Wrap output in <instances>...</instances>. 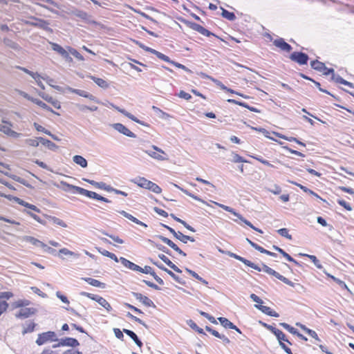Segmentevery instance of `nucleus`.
Segmentation results:
<instances>
[{
  "mask_svg": "<svg viewBox=\"0 0 354 354\" xmlns=\"http://www.w3.org/2000/svg\"><path fill=\"white\" fill-rule=\"evenodd\" d=\"M52 48L55 51H56L57 53H58L59 54H60L61 55H62L64 57H67L68 56L67 51L63 47H62L60 45H59L57 44L53 43L52 44Z\"/></svg>",
  "mask_w": 354,
  "mask_h": 354,
  "instance_id": "obj_40",
  "label": "nucleus"
},
{
  "mask_svg": "<svg viewBox=\"0 0 354 354\" xmlns=\"http://www.w3.org/2000/svg\"><path fill=\"white\" fill-rule=\"evenodd\" d=\"M45 100L48 102L50 103L55 109H59L61 108L60 102L57 100L54 99L52 97H47Z\"/></svg>",
  "mask_w": 354,
  "mask_h": 354,
  "instance_id": "obj_49",
  "label": "nucleus"
},
{
  "mask_svg": "<svg viewBox=\"0 0 354 354\" xmlns=\"http://www.w3.org/2000/svg\"><path fill=\"white\" fill-rule=\"evenodd\" d=\"M152 149H153V151L146 150L145 153H147L151 158L156 159L158 160H165L168 159L167 157H166V153L161 149L158 148L155 145L152 146Z\"/></svg>",
  "mask_w": 354,
  "mask_h": 354,
  "instance_id": "obj_7",
  "label": "nucleus"
},
{
  "mask_svg": "<svg viewBox=\"0 0 354 354\" xmlns=\"http://www.w3.org/2000/svg\"><path fill=\"white\" fill-rule=\"evenodd\" d=\"M214 204L220 207L223 209H224V210H225V211L232 214L233 215L237 216L242 222H243L245 225H247L248 226H249L250 227H251L254 230H255V231H257V232H259L261 234L263 233V231L261 229H259V228L254 227L249 221H248L245 218H244L240 214L236 212L232 207H230L229 206H227V205H225L223 204L218 203L217 202H214Z\"/></svg>",
  "mask_w": 354,
  "mask_h": 354,
  "instance_id": "obj_3",
  "label": "nucleus"
},
{
  "mask_svg": "<svg viewBox=\"0 0 354 354\" xmlns=\"http://www.w3.org/2000/svg\"><path fill=\"white\" fill-rule=\"evenodd\" d=\"M73 92L80 96L88 98L91 100H95V97L92 94H90L89 93H88L87 91H85L83 90H79V89H74L73 91Z\"/></svg>",
  "mask_w": 354,
  "mask_h": 354,
  "instance_id": "obj_43",
  "label": "nucleus"
},
{
  "mask_svg": "<svg viewBox=\"0 0 354 354\" xmlns=\"http://www.w3.org/2000/svg\"><path fill=\"white\" fill-rule=\"evenodd\" d=\"M230 256L231 257L234 258L236 260H239V261H241L245 265H246V266H249L250 268H252L253 264H254V263H252V261H249V260H248V259H245V258H243V257H242L241 256H239V255H237V254H236L234 253H230Z\"/></svg>",
  "mask_w": 354,
  "mask_h": 354,
  "instance_id": "obj_37",
  "label": "nucleus"
},
{
  "mask_svg": "<svg viewBox=\"0 0 354 354\" xmlns=\"http://www.w3.org/2000/svg\"><path fill=\"white\" fill-rule=\"evenodd\" d=\"M48 218L49 221H50L51 222H53V223H54L55 225H59L62 227H67L66 223L64 221H62V219H60L59 218H57L55 216H48Z\"/></svg>",
  "mask_w": 354,
  "mask_h": 354,
  "instance_id": "obj_45",
  "label": "nucleus"
},
{
  "mask_svg": "<svg viewBox=\"0 0 354 354\" xmlns=\"http://www.w3.org/2000/svg\"><path fill=\"white\" fill-rule=\"evenodd\" d=\"M182 191L187 196L192 197V198H194V200H196L198 201H200L204 204H207V203L203 201V199H201V198H199L198 196L196 195H194L192 193L189 192V191L186 190V189H182Z\"/></svg>",
  "mask_w": 354,
  "mask_h": 354,
  "instance_id": "obj_60",
  "label": "nucleus"
},
{
  "mask_svg": "<svg viewBox=\"0 0 354 354\" xmlns=\"http://www.w3.org/2000/svg\"><path fill=\"white\" fill-rule=\"evenodd\" d=\"M98 189H101L107 192H111L113 190V187L110 185H107L106 183L103 182H97V187Z\"/></svg>",
  "mask_w": 354,
  "mask_h": 354,
  "instance_id": "obj_56",
  "label": "nucleus"
},
{
  "mask_svg": "<svg viewBox=\"0 0 354 354\" xmlns=\"http://www.w3.org/2000/svg\"><path fill=\"white\" fill-rule=\"evenodd\" d=\"M113 128L118 132L130 138H136V134L130 131L127 127L121 123H115L113 125Z\"/></svg>",
  "mask_w": 354,
  "mask_h": 354,
  "instance_id": "obj_15",
  "label": "nucleus"
},
{
  "mask_svg": "<svg viewBox=\"0 0 354 354\" xmlns=\"http://www.w3.org/2000/svg\"><path fill=\"white\" fill-rule=\"evenodd\" d=\"M25 142L27 145L34 147L39 146V142H41L39 138L26 139Z\"/></svg>",
  "mask_w": 354,
  "mask_h": 354,
  "instance_id": "obj_48",
  "label": "nucleus"
},
{
  "mask_svg": "<svg viewBox=\"0 0 354 354\" xmlns=\"http://www.w3.org/2000/svg\"><path fill=\"white\" fill-rule=\"evenodd\" d=\"M88 77L92 80L98 86L102 88H107L109 86V83L102 78L97 77L93 75H88Z\"/></svg>",
  "mask_w": 354,
  "mask_h": 354,
  "instance_id": "obj_25",
  "label": "nucleus"
},
{
  "mask_svg": "<svg viewBox=\"0 0 354 354\" xmlns=\"http://www.w3.org/2000/svg\"><path fill=\"white\" fill-rule=\"evenodd\" d=\"M214 204L220 207L223 209H224V210H225V211L232 214L233 215L237 216L242 222H243L245 225H247L248 226H249L250 227H251L254 230H255V231H257V232H259L261 234L263 233V231L261 229H259V228L254 227L249 221H248L245 218H244L240 214L236 212L232 207H230L229 206H227V205H225L223 204L218 203L217 202H214Z\"/></svg>",
  "mask_w": 354,
  "mask_h": 354,
  "instance_id": "obj_4",
  "label": "nucleus"
},
{
  "mask_svg": "<svg viewBox=\"0 0 354 354\" xmlns=\"http://www.w3.org/2000/svg\"><path fill=\"white\" fill-rule=\"evenodd\" d=\"M159 239L165 243H166L167 245L171 247L174 250H175L176 252H178L179 254L186 257V253H185L182 250L179 248V247L175 244L173 241H171L170 239H169L167 237H165L163 236H160Z\"/></svg>",
  "mask_w": 354,
  "mask_h": 354,
  "instance_id": "obj_16",
  "label": "nucleus"
},
{
  "mask_svg": "<svg viewBox=\"0 0 354 354\" xmlns=\"http://www.w3.org/2000/svg\"><path fill=\"white\" fill-rule=\"evenodd\" d=\"M103 234L104 235L110 237L111 239H113L117 243L122 244L124 243V241L122 239H120L119 236H114V235H112V234H109L107 232H103Z\"/></svg>",
  "mask_w": 354,
  "mask_h": 354,
  "instance_id": "obj_61",
  "label": "nucleus"
},
{
  "mask_svg": "<svg viewBox=\"0 0 354 354\" xmlns=\"http://www.w3.org/2000/svg\"><path fill=\"white\" fill-rule=\"evenodd\" d=\"M30 304V301L28 299H19L12 304V308L13 309L16 308H22L27 306H28Z\"/></svg>",
  "mask_w": 354,
  "mask_h": 354,
  "instance_id": "obj_32",
  "label": "nucleus"
},
{
  "mask_svg": "<svg viewBox=\"0 0 354 354\" xmlns=\"http://www.w3.org/2000/svg\"><path fill=\"white\" fill-rule=\"evenodd\" d=\"M98 251L100 254H102L103 256H105V257H109L110 259H113V261H115V262H118V257L117 256L111 252H109L108 250H102L101 248H99L98 249Z\"/></svg>",
  "mask_w": 354,
  "mask_h": 354,
  "instance_id": "obj_46",
  "label": "nucleus"
},
{
  "mask_svg": "<svg viewBox=\"0 0 354 354\" xmlns=\"http://www.w3.org/2000/svg\"><path fill=\"white\" fill-rule=\"evenodd\" d=\"M159 258L162 260L167 266H169L171 269L178 273H181L182 271L180 268H178L174 263H173L168 257H167L165 254H159Z\"/></svg>",
  "mask_w": 354,
  "mask_h": 354,
  "instance_id": "obj_26",
  "label": "nucleus"
},
{
  "mask_svg": "<svg viewBox=\"0 0 354 354\" xmlns=\"http://www.w3.org/2000/svg\"><path fill=\"white\" fill-rule=\"evenodd\" d=\"M218 321L226 328H235V325L225 317H218Z\"/></svg>",
  "mask_w": 354,
  "mask_h": 354,
  "instance_id": "obj_39",
  "label": "nucleus"
},
{
  "mask_svg": "<svg viewBox=\"0 0 354 354\" xmlns=\"http://www.w3.org/2000/svg\"><path fill=\"white\" fill-rule=\"evenodd\" d=\"M301 255L307 257L308 258H309L314 263V264L316 266L317 268H322V266L319 263V261L317 259V257L315 256L307 254H301Z\"/></svg>",
  "mask_w": 354,
  "mask_h": 354,
  "instance_id": "obj_54",
  "label": "nucleus"
},
{
  "mask_svg": "<svg viewBox=\"0 0 354 354\" xmlns=\"http://www.w3.org/2000/svg\"><path fill=\"white\" fill-rule=\"evenodd\" d=\"M227 102L229 103H231V104H237V105H239L240 106L245 107V108H246V109H249L250 111H251L252 112H254V113H259L260 112V111L259 109H257V108L253 107V106H250L247 103L243 102L238 101V100H234V99H228Z\"/></svg>",
  "mask_w": 354,
  "mask_h": 354,
  "instance_id": "obj_21",
  "label": "nucleus"
},
{
  "mask_svg": "<svg viewBox=\"0 0 354 354\" xmlns=\"http://www.w3.org/2000/svg\"><path fill=\"white\" fill-rule=\"evenodd\" d=\"M57 340V338L56 333L53 331H48L39 334L38 337L36 340V343L37 345L41 346L46 344L48 342H53Z\"/></svg>",
  "mask_w": 354,
  "mask_h": 354,
  "instance_id": "obj_5",
  "label": "nucleus"
},
{
  "mask_svg": "<svg viewBox=\"0 0 354 354\" xmlns=\"http://www.w3.org/2000/svg\"><path fill=\"white\" fill-rule=\"evenodd\" d=\"M274 335L277 337V339L279 342L280 346L285 351V352L288 354H292L291 349L289 347H288L284 343V342H286L290 345L292 344L291 342H290L288 339L286 338V335L281 330L278 329Z\"/></svg>",
  "mask_w": 354,
  "mask_h": 354,
  "instance_id": "obj_10",
  "label": "nucleus"
},
{
  "mask_svg": "<svg viewBox=\"0 0 354 354\" xmlns=\"http://www.w3.org/2000/svg\"><path fill=\"white\" fill-rule=\"evenodd\" d=\"M221 10H222V12H221V16L229 20V21H234L236 19V15H234V12H230L225 9H224L223 8H221Z\"/></svg>",
  "mask_w": 354,
  "mask_h": 354,
  "instance_id": "obj_36",
  "label": "nucleus"
},
{
  "mask_svg": "<svg viewBox=\"0 0 354 354\" xmlns=\"http://www.w3.org/2000/svg\"><path fill=\"white\" fill-rule=\"evenodd\" d=\"M280 325L287 330L288 332H290L291 334L297 335L298 333V331L297 329H295L294 327L291 326L290 325L286 324V323H281Z\"/></svg>",
  "mask_w": 354,
  "mask_h": 354,
  "instance_id": "obj_53",
  "label": "nucleus"
},
{
  "mask_svg": "<svg viewBox=\"0 0 354 354\" xmlns=\"http://www.w3.org/2000/svg\"><path fill=\"white\" fill-rule=\"evenodd\" d=\"M69 186L72 189H75L80 194H82V195L88 197L90 198H93V199H95L97 201H104L105 203H111V201H109L108 198L99 195L98 194H97L95 192L88 191L82 187L75 186V185H69Z\"/></svg>",
  "mask_w": 354,
  "mask_h": 354,
  "instance_id": "obj_2",
  "label": "nucleus"
},
{
  "mask_svg": "<svg viewBox=\"0 0 354 354\" xmlns=\"http://www.w3.org/2000/svg\"><path fill=\"white\" fill-rule=\"evenodd\" d=\"M120 261L124 267H126L131 270L137 269L136 264H135L134 263L130 261L129 260H128L124 257H120Z\"/></svg>",
  "mask_w": 354,
  "mask_h": 354,
  "instance_id": "obj_38",
  "label": "nucleus"
},
{
  "mask_svg": "<svg viewBox=\"0 0 354 354\" xmlns=\"http://www.w3.org/2000/svg\"><path fill=\"white\" fill-rule=\"evenodd\" d=\"M73 159V161L77 165H80L82 167L84 168V167H87V161L82 156H79V155L74 156Z\"/></svg>",
  "mask_w": 354,
  "mask_h": 354,
  "instance_id": "obj_34",
  "label": "nucleus"
},
{
  "mask_svg": "<svg viewBox=\"0 0 354 354\" xmlns=\"http://www.w3.org/2000/svg\"><path fill=\"white\" fill-rule=\"evenodd\" d=\"M273 44L278 48H279L281 51L286 53H290L292 48V46L285 41L283 38H278L273 41Z\"/></svg>",
  "mask_w": 354,
  "mask_h": 354,
  "instance_id": "obj_13",
  "label": "nucleus"
},
{
  "mask_svg": "<svg viewBox=\"0 0 354 354\" xmlns=\"http://www.w3.org/2000/svg\"><path fill=\"white\" fill-rule=\"evenodd\" d=\"M194 29L196 31L201 33V35L206 36V37H209L212 35L216 36L214 33L211 32L210 31H209L207 29H206L205 28H204L203 26H202L200 24H195L194 26Z\"/></svg>",
  "mask_w": 354,
  "mask_h": 354,
  "instance_id": "obj_28",
  "label": "nucleus"
},
{
  "mask_svg": "<svg viewBox=\"0 0 354 354\" xmlns=\"http://www.w3.org/2000/svg\"><path fill=\"white\" fill-rule=\"evenodd\" d=\"M256 307L259 309L261 312L271 317H278L279 314L271 309L270 307L263 305H256Z\"/></svg>",
  "mask_w": 354,
  "mask_h": 354,
  "instance_id": "obj_22",
  "label": "nucleus"
},
{
  "mask_svg": "<svg viewBox=\"0 0 354 354\" xmlns=\"http://www.w3.org/2000/svg\"><path fill=\"white\" fill-rule=\"evenodd\" d=\"M273 134H274L276 136L280 138H282V139H284L286 140H288V141H290V142H295L296 143L301 145V146H304L305 147V144L301 141H299L298 139H297L296 138H294V137H288L285 135H283L280 133H277V132H273Z\"/></svg>",
  "mask_w": 354,
  "mask_h": 354,
  "instance_id": "obj_31",
  "label": "nucleus"
},
{
  "mask_svg": "<svg viewBox=\"0 0 354 354\" xmlns=\"http://www.w3.org/2000/svg\"><path fill=\"white\" fill-rule=\"evenodd\" d=\"M178 97L180 98H183L186 100H189L192 99V95L184 91H180V93H178Z\"/></svg>",
  "mask_w": 354,
  "mask_h": 354,
  "instance_id": "obj_64",
  "label": "nucleus"
},
{
  "mask_svg": "<svg viewBox=\"0 0 354 354\" xmlns=\"http://www.w3.org/2000/svg\"><path fill=\"white\" fill-rule=\"evenodd\" d=\"M185 271L189 273L190 275H192L193 277H194L195 279H196L197 280L201 281L202 283H207V282L203 279L202 277H201L196 272H195L194 271L189 269V268H185Z\"/></svg>",
  "mask_w": 354,
  "mask_h": 354,
  "instance_id": "obj_51",
  "label": "nucleus"
},
{
  "mask_svg": "<svg viewBox=\"0 0 354 354\" xmlns=\"http://www.w3.org/2000/svg\"><path fill=\"white\" fill-rule=\"evenodd\" d=\"M39 140L44 145L47 146L49 149H53L57 147L56 145L49 140L39 137Z\"/></svg>",
  "mask_w": 354,
  "mask_h": 354,
  "instance_id": "obj_50",
  "label": "nucleus"
},
{
  "mask_svg": "<svg viewBox=\"0 0 354 354\" xmlns=\"http://www.w3.org/2000/svg\"><path fill=\"white\" fill-rule=\"evenodd\" d=\"M134 297L142 302L146 306H151L153 304L152 301L147 296L142 295L141 293L133 292Z\"/></svg>",
  "mask_w": 354,
  "mask_h": 354,
  "instance_id": "obj_23",
  "label": "nucleus"
},
{
  "mask_svg": "<svg viewBox=\"0 0 354 354\" xmlns=\"http://www.w3.org/2000/svg\"><path fill=\"white\" fill-rule=\"evenodd\" d=\"M262 271L266 272L267 274H268L270 275L275 277L277 279L281 280L284 283H286L291 287L295 286V283L293 282H292L288 279L282 276L279 272H276L275 270H274L273 269H272L271 268L268 267L266 265H263Z\"/></svg>",
  "mask_w": 354,
  "mask_h": 354,
  "instance_id": "obj_6",
  "label": "nucleus"
},
{
  "mask_svg": "<svg viewBox=\"0 0 354 354\" xmlns=\"http://www.w3.org/2000/svg\"><path fill=\"white\" fill-rule=\"evenodd\" d=\"M182 191L187 196L192 197V198H194V200H196L198 201H200L204 204H207V203L203 201V199H201V198H199L198 196L196 195H194L192 193L189 192V191L186 190V189H182Z\"/></svg>",
  "mask_w": 354,
  "mask_h": 354,
  "instance_id": "obj_59",
  "label": "nucleus"
},
{
  "mask_svg": "<svg viewBox=\"0 0 354 354\" xmlns=\"http://www.w3.org/2000/svg\"><path fill=\"white\" fill-rule=\"evenodd\" d=\"M19 69L22 70L23 71H24L26 73L30 75L37 82V85L44 88V84L42 83V77L37 73H33L29 70H28L27 68H23V67H18Z\"/></svg>",
  "mask_w": 354,
  "mask_h": 354,
  "instance_id": "obj_17",
  "label": "nucleus"
},
{
  "mask_svg": "<svg viewBox=\"0 0 354 354\" xmlns=\"http://www.w3.org/2000/svg\"><path fill=\"white\" fill-rule=\"evenodd\" d=\"M133 182L138 185V186L144 189H149L153 193L160 194L162 192V189L160 187L144 177H138L136 178Z\"/></svg>",
  "mask_w": 354,
  "mask_h": 354,
  "instance_id": "obj_1",
  "label": "nucleus"
},
{
  "mask_svg": "<svg viewBox=\"0 0 354 354\" xmlns=\"http://www.w3.org/2000/svg\"><path fill=\"white\" fill-rule=\"evenodd\" d=\"M162 226L168 230L174 235V237L184 243H187L189 241L191 242L195 241V239L193 237L185 235L180 232H176L173 228L167 225L163 224Z\"/></svg>",
  "mask_w": 354,
  "mask_h": 354,
  "instance_id": "obj_8",
  "label": "nucleus"
},
{
  "mask_svg": "<svg viewBox=\"0 0 354 354\" xmlns=\"http://www.w3.org/2000/svg\"><path fill=\"white\" fill-rule=\"evenodd\" d=\"M12 199L15 201L16 203H17L19 205H21L24 207H26L28 209H30L37 213H39L41 212V210L37 207L35 206V205H32L30 203H28L26 201H24V200L18 198V197H16V196H13L12 197Z\"/></svg>",
  "mask_w": 354,
  "mask_h": 354,
  "instance_id": "obj_18",
  "label": "nucleus"
},
{
  "mask_svg": "<svg viewBox=\"0 0 354 354\" xmlns=\"http://www.w3.org/2000/svg\"><path fill=\"white\" fill-rule=\"evenodd\" d=\"M277 232L283 237L287 238L289 240L292 239V236L291 234H289V231L287 228H281L277 230Z\"/></svg>",
  "mask_w": 354,
  "mask_h": 354,
  "instance_id": "obj_52",
  "label": "nucleus"
},
{
  "mask_svg": "<svg viewBox=\"0 0 354 354\" xmlns=\"http://www.w3.org/2000/svg\"><path fill=\"white\" fill-rule=\"evenodd\" d=\"M247 242L255 250H258L261 253L266 254L268 253V250L263 248V247L259 245L258 244L255 243L254 242L250 240L248 238L246 239Z\"/></svg>",
  "mask_w": 354,
  "mask_h": 354,
  "instance_id": "obj_47",
  "label": "nucleus"
},
{
  "mask_svg": "<svg viewBox=\"0 0 354 354\" xmlns=\"http://www.w3.org/2000/svg\"><path fill=\"white\" fill-rule=\"evenodd\" d=\"M119 213L121 215H122L123 216H124L125 218H127L129 220L131 221L132 222H133V223H136L138 225H142V226H144V227H147L146 224H145L142 221H139L138 218H136V217H134L131 214L127 213V212H125L124 210H122V211H120Z\"/></svg>",
  "mask_w": 354,
  "mask_h": 354,
  "instance_id": "obj_27",
  "label": "nucleus"
},
{
  "mask_svg": "<svg viewBox=\"0 0 354 354\" xmlns=\"http://www.w3.org/2000/svg\"><path fill=\"white\" fill-rule=\"evenodd\" d=\"M310 66L313 69L322 73L325 75L334 73V70L333 68H327L324 63L318 60L312 61L310 62Z\"/></svg>",
  "mask_w": 354,
  "mask_h": 354,
  "instance_id": "obj_9",
  "label": "nucleus"
},
{
  "mask_svg": "<svg viewBox=\"0 0 354 354\" xmlns=\"http://www.w3.org/2000/svg\"><path fill=\"white\" fill-rule=\"evenodd\" d=\"M232 162L237 163V162H248L247 160H244L243 157H241L240 155L236 153H233L232 154Z\"/></svg>",
  "mask_w": 354,
  "mask_h": 354,
  "instance_id": "obj_58",
  "label": "nucleus"
},
{
  "mask_svg": "<svg viewBox=\"0 0 354 354\" xmlns=\"http://www.w3.org/2000/svg\"><path fill=\"white\" fill-rule=\"evenodd\" d=\"M84 281L87 282L89 285L93 286L94 287L104 288L106 287V284L104 283H102L95 279L91 278V277H84L82 278Z\"/></svg>",
  "mask_w": 354,
  "mask_h": 354,
  "instance_id": "obj_24",
  "label": "nucleus"
},
{
  "mask_svg": "<svg viewBox=\"0 0 354 354\" xmlns=\"http://www.w3.org/2000/svg\"><path fill=\"white\" fill-rule=\"evenodd\" d=\"M113 107L115 108V109H116L118 111L120 112L121 113H122L123 115H124L125 116H127V118H129V119L132 120L133 121L136 122H138V123H140V121L139 120H138L134 115H133L132 114H131L130 113L127 112V111H125L124 109H120V107L118 106H113Z\"/></svg>",
  "mask_w": 354,
  "mask_h": 354,
  "instance_id": "obj_42",
  "label": "nucleus"
},
{
  "mask_svg": "<svg viewBox=\"0 0 354 354\" xmlns=\"http://www.w3.org/2000/svg\"><path fill=\"white\" fill-rule=\"evenodd\" d=\"M250 156L252 158L257 160V161H259V162L262 163L263 165H264L266 166H268L271 168H276V167L274 165L271 164L269 161L263 159L261 156H256V155H250Z\"/></svg>",
  "mask_w": 354,
  "mask_h": 354,
  "instance_id": "obj_41",
  "label": "nucleus"
},
{
  "mask_svg": "<svg viewBox=\"0 0 354 354\" xmlns=\"http://www.w3.org/2000/svg\"><path fill=\"white\" fill-rule=\"evenodd\" d=\"M68 50L71 55H73L74 57H75L78 59H80V60L84 59L82 55L75 48H73L71 47H68Z\"/></svg>",
  "mask_w": 354,
  "mask_h": 354,
  "instance_id": "obj_57",
  "label": "nucleus"
},
{
  "mask_svg": "<svg viewBox=\"0 0 354 354\" xmlns=\"http://www.w3.org/2000/svg\"><path fill=\"white\" fill-rule=\"evenodd\" d=\"M290 59L299 65H304L307 64L309 57L308 55L304 53L293 52L290 54Z\"/></svg>",
  "mask_w": 354,
  "mask_h": 354,
  "instance_id": "obj_11",
  "label": "nucleus"
},
{
  "mask_svg": "<svg viewBox=\"0 0 354 354\" xmlns=\"http://www.w3.org/2000/svg\"><path fill=\"white\" fill-rule=\"evenodd\" d=\"M8 306H9V304L7 301H0V316L7 310Z\"/></svg>",
  "mask_w": 354,
  "mask_h": 354,
  "instance_id": "obj_62",
  "label": "nucleus"
},
{
  "mask_svg": "<svg viewBox=\"0 0 354 354\" xmlns=\"http://www.w3.org/2000/svg\"><path fill=\"white\" fill-rule=\"evenodd\" d=\"M293 184H295V185H297V187H299L301 189H302L304 192L310 194V195H312L313 196H315V198L321 200V201H323L324 202H326V200L323 199L322 197H320L317 193H315V192H313V190L308 189V187L301 185V184H299V183H293Z\"/></svg>",
  "mask_w": 354,
  "mask_h": 354,
  "instance_id": "obj_29",
  "label": "nucleus"
},
{
  "mask_svg": "<svg viewBox=\"0 0 354 354\" xmlns=\"http://www.w3.org/2000/svg\"><path fill=\"white\" fill-rule=\"evenodd\" d=\"M36 312L34 308H27L26 306L21 308L16 314L15 317L18 319H26L34 315Z\"/></svg>",
  "mask_w": 354,
  "mask_h": 354,
  "instance_id": "obj_14",
  "label": "nucleus"
},
{
  "mask_svg": "<svg viewBox=\"0 0 354 354\" xmlns=\"http://www.w3.org/2000/svg\"><path fill=\"white\" fill-rule=\"evenodd\" d=\"M36 327V324L34 322H29L26 324V326H24L22 334L25 335L26 333H32L35 330Z\"/></svg>",
  "mask_w": 354,
  "mask_h": 354,
  "instance_id": "obj_35",
  "label": "nucleus"
},
{
  "mask_svg": "<svg viewBox=\"0 0 354 354\" xmlns=\"http://www.w3.org/2000/svg\"><path fill=\"white\" fill-rule=\"evenodd\" d=\"M79 345V342L76 339L72 337H66L65 339H62L58 344V346H68L72 347H76Z\"/></svg>",
  "mask_w": 354,
  "mask_h": 354,
  "instance_id": "obj_20",
  "label": "nucleus"
},
{
  "mask_svg": "<svg viewBox=\"0 0 354 354\" xmlns=\"http://www.w3.org/2000/svg\"><path fill=\"white\" fill-rule=\"evenodd\" d=\"M157 267H158L160 269L165 271L169 275H170L174 279H175L176 281H178V277L176 276V274L171 272V270H168L167 268H166L165 267H164L161 264H158L157 263H155Z\"/></svg>",
  "mask_w": 354,
  "mask_h": 354,
  "instance_id": "obj_55",
  "label": "nucleus"
},
{
  "mask_svg": "<svg viewBox=\"0 0 354 354\" xmlns=\"http://www.w3.org/2000/svg\"><path fill=\"white\" fill-rule=\"evenodd\" d=\"M80 295L82 296L86 297L92 300L95 301H97V300H98V299L100 297L99 295H93V294L88 293L86 292H82L80 293Z\"/></svg>",
  "mask_w": 354,
  "mask_h": 354,
  "instance_id": "obj_63",
  "label": "nucleus"
},
{
  "mask_svg": "<svg viewBox=\"0 0 354 354\" xmlns=\"http://www.w3.org/2000/svg\"><path fill=\"white\" fill-rule=\"evenodd\" d=\"M297 326H299L303 330H304L306 333H308L310 336L314 338L317 341H320L317 333L310 328H308L306 326L297 323Z\"/></svg>",
  "mask_w": 354,
  "mask_h": 354,
  "instance_id": "obj_30",
  "label": "nucleus"
},
{
  "mask_svg": "<svg viewBox=\"0 0 354 354\" xmlns=\"http://www.w3.org/2000/svg\"><path fill=\"white\" fill-rule=\"evenodd\" d=\"M3 122V124H0V131L11 137L17 138L19 136V133L11 129L12 125L10 122L4 121Z\"/></svg>",
  "mask_w": 354,
  "mask_h": 354,
  "instance_id": "obj_12",
  "label": "nucleus"
},
{
  "mask_svg": "<svg viewBox=\"0 0 354 354\" xmlns=\"http://www.w3.org/2000/svg\"><path fill=\"white\" fill-rule=\"evenodd\" d=\"M97 302L104 307L108 312H111L112 310V307L110 305V304L103 297H99L98 300H97Z\"/></svg>",
  "mask_w": 354,
  "mask_h": 354,
  "instance_id": "obj_44",
  "label": "nucleus"
},
{
  "mask_svg": "<svg viewBox=\"0 0 354 354\" xmlns=\"http://www.w3.org/2000/svg\"><path fill=\"white\" fill-rule=\"evenodd\" d=\"M142 48L144 50H145L146 51L156 55L159 59H160L166 62L171 63V60L169 59V57L168 56H167L154 49H152L149 47H145V46H142Z\"/></svg>",
  "mask_w": 354,
  "mask_h": 354,
  "instance_id": "obj_19",
  "label": "nucleus"
},
{
  "mask_svg": "<svg viewBox=\"0 0 354 354\" xmlns=\"http://www.w3.org/2000/svg\"><path fill=\"white\" fill-rule=\"evenodd\" d=\"M32 101L35 103L39 106L41 107L42 109L50 111L54 114H56L57 115H59V113L54 111L50 106H48L46 104H45L44 102L38 100V99H32Z\"/></svg>",
  "mask_w": 354,
  "mask_h": 354,
  "instance_id": "obj_33",
  "label": "nucleus"
}]
</instances>
